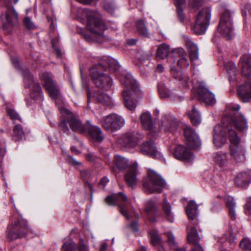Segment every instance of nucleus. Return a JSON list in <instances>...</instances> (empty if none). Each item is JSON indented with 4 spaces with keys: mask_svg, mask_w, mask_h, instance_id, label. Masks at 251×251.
I'll list each match as a JSON object with an SVG mask.
<instances>
[{
    "mask_svg": "<svg viewBox=\"0 0 251 251\" xmlns=\"http://www.w3.org/2000/svg\"><path fill=\"white\" fill-rule=\"evenodd\" d=\"M232 111L230 115L224 116L222 119V125H216L213 129V142L217 148L222 147L226 142L228 134L230 142L229 153L238 162H243L246 160V149L243 142L235 130L244 132L248 128V122L239 110L238 104L231 106Z\"/></svg>",
    "mask_w": 251,
    "mask_h": 251,
    "instance_id": "nucleus-1",
    "label": "nucleus"
},
{
    "mask_svg": "<svg viewBox=\"0 0 251 251\" xmlns=\"http://www.w3.org/2000/svg\"><path fill=\"white\" fill-rule=\"evenodd\" d=\"M104 70L109 69L115 72L119 69L117 61L109 56H104L99 64L90 69V76L97 87L104 90H108L113 84L112 79L109 75L100 71V69Z\"/></svg>",
    "mask_w": 251,
    "mask_h": 251,
    "instance_id": "nucleus-2",
    "label": "nucleus"
},
{
    "mask_svg": "<svg viewBox=\"0 0 251 251\" xmlns=\"http://www.w3.org/2000/svg\"><path fill=\"white\" fill-rule=\"evenodd\" d=\"M82 15H77L78 20L84 26L81 27V31L84 28L87 29V31H97L100 30L104 31L108 29V27L105 22L102 20L99 14L94 11L88 8H84L80 10Z\"/></svg>",
    "mask_w": 251,
    "mask_h": 251,
    "instance_id": "nucleus-3",
    "label": "nucleus"
},
{
    "mask_svg": "<svg viewBox=\"0 0 251 251\" xmlns=\"http://www.w3.org/2000/svg\"><path fill=\"white\" fill-rule=\"evenodd\" d=\"M19 216H13L7 228V237L10 240L25 237L30 230L28 221L24 219L15 207Z\"/></svg>",
    "mask_w": 251,
    "mask_h": 251,
    "instance_id": "nucleus-4",
    "label": "nucleus"
},
{
    "mask_svg": "<svg viewBox=\"0 0 251 251\" xmlns=\"http://www.w3.org/2000/svg\"><path fill=\"white\" fill-rule=\"evenodd\" d=\"M59 109L62 119V121L59 122V127L63 132L66 133L70 132L67 124H69L70 128L73 131L80 133L85 132V126L71 111L63 107H59Z\"/></svg>",
    "mask_w": 251,
    "mask_h": 251,
    "instance_id": "nucleus-5",
    "label": "nucleus"
},
{
    "mask_svg": "<svg viewBox=\"0 0 251 251\" xmlns=\"http://www.w3.org/2000/svg\"><path fill=\"white\" fill-rule=\"evenodd\" d=\"M166 185L165 180L159 174L151 169L148 170V179L144 183V187L147 192L161 193Z\"/></svg>",
    "mask_w": 251,
    "mask_h": 251,
    "instance_id": "nucleus-6",
    "label": "nucleus"
},
{
    "mask_svg": "<svg viewBox=\"0 0 251 251\" xmlns=\"http://www.w3.org/2000/svg\"><path fill=\"white\" fill-rule=\"evenodd\" d=\"M177 124L183 131V135L186 145L191 149L197 150L201 146V141L199 135L190 126L183 123L176 122L174 119V126Z\"/></svg>",
    "mask_w": 251,
    "mask_h": 251,
    "instance_id": "nucleus-7",
    "label": "nucleus"
},
{
    "mask_svg": "<svg viewBox=\"0 0 251 251\" xmlns=\"http://www.w3.org/2000/svg\"><path fill=\"white\" fill-rule=\"evenodd\" d=\"M41 80L43 86L49 92L50 97L56 100H61V96L59 92L58 87L53 79L52 74L48 72H44L41 76ZM56 103V102L55 101Z\"/></svg>",
    "mask_w": 251,
    "mask_h": 251,
    "instance_id": "nucleus-8",
    "label": "nucleus"
},
{
    "mask_svg": "<svg viewBox=\"0 0 251 251\" xmlns=\"http://www.w3.org/2000/svg\"><path fill=\"white\" fill-rule=\"evenodd\" d=\"M105 202L109 205H117L120 208V212L126 219H129L128 212L125 206V203H130L126 196L123 192H119L105 199Z\"/></svg>",
    "mask_w": 251,
    "mask_h": 251,
    "instance_id": "nucleus-9",
    "label": "nucleus"
},
{
    "mask_svg": "<svg viewBox=\"0 0 251 251\" xmlns=\"http://www.w3.org/2000/svg\"><path fill=\"white\" fill-rule=\"evenodd\" d=\"M103 127L107 131H114L120 129L125 124L124 119L117 114H111L101 120Z\"/></svg>",
    "mask_w": 251,
    "mask_h": 251,
    "instance_id": "nucleus-10",
    "label": "nucleus"
},
{
    "mask_svg": "<svg viewBox=\"0 0 251 251\" xmlns=\"http://www.w3.org/2000/svg\"><path fill=\"white\" fill-rule=\"evenodd\" d=\"M211 9L205 7L200 11L196 18L194 31H206L211 19Z\"/></svg>",
    "mask_w": 251,
    "mask_h": 251,
    "instance_id": "nucleus-11",
    "label": "nucleus"
},
{
    "mask_svg": "<svg viewBox=\"0 0 251 251\" xmlns=\"http://www.w3.org/2000/svg\"><path fill=\"white\" fill-rule=\"evenodd\" d=\"M24 81L25 87H29L31 89V97L34 99H37L42 96L41 86L38 83L34 82L32 76L28 69H25L23 72Z\"/></svg>",
    "mask_w": 251,
    "mask_h": 251,
    "instance_id": "nucleus-12",
    "label": "nucleus"
},
{
    "mask_svg": "<svg viewBox=\"0 0 251 251\" xmlns=\"http://www.w3.org/2000/svg\"><path fill=\"white\" fill-rule=\"evenodd\" d=\"M140 90L137 91L124 90L123 97L125 106L130 111H134L137 107L138 100L141 97Z\"/></svg>",
    "mask_w": 251,
    "mask_h": 251,
    "instance_id": "nucleus-13",
    "label": "nucleus"
},
{
    "mask_svg": "<svg viewBox=\"0 0 251 251\" xmlns=\"http://www.w3.org/2000/svg\"><path fill=\"white\" fill-rule=\"evenodd\" d=\"M142 134L135 131H129L123 135L118 140L119 144L126 148L135 147L143 139Z\"/></svg>",
    "mask_w": 251,
    "mask_h": 251,
    "instance_id": "nucleus-14",
    "label": "nucleus"
},
{
    "mask_svg": "<svg viewBox=\"0 0 251 251\" xmlns=\"http://www.w3.org/2000/svg\"><path fill=\"white\" fill-rule=\"evenodd\" d=\"M174 156L176 159L186 163H191L195 159L194 155L186 147L181 145L175 148Z\"/></svg>",
    "mask_w": 251,
    "mask_h": 251,
    "instance_id": "nucleus-15",
    "label": "nucleus"
},
{
    "mask_svg": "<svg viewBox=\"0 0 251 251\" xmlns=\"http://www.w3.org/2000/svg\"><path fill=\"white\" fill-rule=\"evenodd\" d=\"M138 165L135 162L133 165H130L125 175V180L129 186L133 187L138 182Z\"/></svg>",
    "mask_w": 251,
    "mask_h": 251,
    "instance_id": "nucleus-16",
    "label": "nucleus"
},
{
    "mask_svg": "<svg viewBox=\"0 0 251 251\" xmlns=\"http://www.w3.org/2000/svg\"><path fill=\"white\" fill-rule=\"evenodd\" d=\"M243 78L245 82L238 87L237 92L240 99L243 102H247L251 100V80Z\"/></svg>",
    "mask_w": 251,
    "mask_h": 251,
    "instance_id": "nucleus-17",
    "label": "nucleus"
},
{
    "mask_svg": "<svg viewBox=\"0 0 251 251\" xmlns=\"http://www.w3.org/2000/svg\"><path fill=\"white\" fill-rule=\"evenodd\" d=\"M233 29L231 12L228 10H226L221 16L218 30L219 31H232Z\"/></svg>",
    "mask_w": 251,
    "mask_h": 251,
    "instance_id": "nucleus-18",
    "label": "nucleus"
},
{
    "mask_svg": "<svg viewBox=\"0 0 251 251\" xmlns=\"http://www.w3.org/2000/svg\"><path fill=\"white\" fill-rule=\"evenodd\" d=\"M91 98L95 99L98 102L106 106H111L113 104L111 98L100 91L93 94L88 90L87 93L88 103L90 102Z\"/></svg>",
    "mask_w": 251,
    "mask_h": 251,
    "instance_id": "nucleus-19",
    "label": "nucleus"
},
{
    "mask_svg": "<svg viewBox=\"0 0 251 251\" xmlns=\"http://www.w3.org/2000/svg\"><path fill=\"white\" fill-rule=\"evenodd\" d=\"M240 63L242 68V77L251 80V55L244 54L241 57Z\"/></svg>",
    "mask_w": 251,
    "mask_h": 251,
    "instance_id": "nucleus-20",
    "label": "nucleus"
},
{
    "mask_svg": "<svg viewBox=\"0 0 251 251\" xmlns=\"http://www.w3.org/2000/svg\"><path fill=\"white\" fill-rule=\"evenodd\" d=\"M6 8L5 14L6 22L2 23V28L3 30H7L9 27L13 26V21L17 20L18 16L13 6L6 5Z\"/></svg>",
    "mask_w": 251,
    "mask_h": 251,
    "instance_id": "nucleus-21",
    "label": "nucleus"
},
{
    "mask_svg": "<svg viewBox=\"0 0 251 251\" xmlns=\"http://www.w3.org/2000/svg\"><path fill=\"white\" fill-rule=\"evenodd\" d=\"M143 127L147 131L154 132L155 131V125L152 122V116L149 112L143 113L140 117Z\"/></svg>",
    "mask_w": 251,
    "mask_h": 251,
    "instance_id": "nucleus-22",
    "label": "nucleus"
},
{
    "mask_svg": "<svg viewBox=\"0 0 251 251\" xmlns=\"http://www.w3.org/2000/svg\"><path fill=\"white\" fill-rule=\"evenodd\" d=\"M198 93L201 100L206 104L213 105L216 103V100L214 95L210 92L206 87L199 88Z\"/></svg>",
    "mask_w": 251,
    "mask_h": 251,
    "instance_id": "nucleus-23",
    "label": "nucleus"
},
{
    "mask_svg": "<svg viewBox=\"0 0 251 251\" xmlns=\"http://www.w3.org/2000/svg\"><path fill=\"white\" fill-rule=\"evenodd\" d=\"M185 46L189 54V56L192 63L195 64L199 59V49L198 46L193 43L188 38H184Z\"/></svg>",
    "mask_w": 251,
    "mask_h": 251,
    "instance_id": "nucleus-24",
    "label": "nucleus"
},
{
    "mask_svg": "<svg viewBox=\"0 0 251 251\" xmlns=\"http://www.w3.org/2000/svg\"><path fill=\"white\" fill-rule=\"evenodd\" d=\"M194 224L190 222L187 225V238L188 242L193 245L199 244L200 237L195 227L193 226Z\"/></svg>",
    "mask_w": 251,
    "mask_h": 251,
    "instance_id": "nucleus-25",
    "label": "nucleus"
},
{
    "mask_svg": "<svg viewBox=\"0 0 251 251\" xmlns=\"http://www.w3.org/2000/svg\"><path fill=\"white\" fill-rule=\"evenodd\" d=\"M122 84L126 88L125 90L137 91L140 90L135 80H134L130 74L127 73L124 75L120 79Z\"/></svg>",
    "mask_w": 251,
    "mask_h": 251,
    "instance_id": "nucleus-26",
    "label": "nucleus"
},
{
    "mask_svg": "<svg viewBox=\"0 0 251 251\" xmlns=\"http://www.w3.org/2000/svg\"><path fill=\"white\" fill-rule=\"evenodd\" d=\"M174 52L178 56L179 59L177 62V66L180 69L187 68L189 65L187 59V54L183 49L181 48L174 49Z\"/></svg>",
    "mask_w": 251,
    "mask_h": 251,
    "instance_id": "nucleus-27",
    "label": "nucleus"
},
{
    "mask_svg": "<svg viewBox=\"0 0 251 251\" xmlns=\"http://www.w3.org/2000/svg\"><path fill=\"white\" fill-rule=\"evenodd\" d=\"M198 208L199 205L195 201L191 200L188 202L185 210L188 217L190 220L197 219L199 214Z\"/></svg>",
    "mask_w": 251,
    "mask_h": 251,
    "instance_id": "nucleus-28",
    "label": "nucleus"
},
{
    "mask_svg": "<svg viewBox=\"0 0 251 251\" xmlns=\"http://www.w3.org/2000/svg\"><path fill=\"white\" fill-rule=\"evenodd\" d=\"M87 41L89 42H98L101 43L105 39L103 32H78Z\"/></svg>",
    "mask_w": 251,
    "mask_h": 251,
    "instance_id": "nucleus-29",
    "label": "nucleus"
},
{
    "mask_svg": "<svg viewBox=\"0 0 251 251\" xmlns=\"http://www.w3.org/2000/svg\"><path fill=\"white\" fill-rule=\"evenodd\" d=\"M141 151L143 154L148 155L153 158L157 155L156 147L152 141L144 143L141 146Z\"/></svg>",
    "mask_w": 251,
    "mask_h": 251,
    "instance_id": "nucleus-30",
    "label": "nucleus"
},
{
    "mask_svg": "<svg viewBox=\"0 0 251 251\" xmlns=\"http://www.w3.org/2000/svg\"><path fill=\"white\" fill-rule=\"evenodd\" d=\"M89 133L92 139L97 142H101L104 139L100 128L98 126H90L88 128Z\"/></svg>",
    "mask_w": 251,
    "mask_h": 251,
    "instance_id": "nucleus-31",
    "label": "nucleus"
},
{
    "mask_svg": "<svg viewBox=\"0 0 251 251\" xmlns=\"http://www.w3.org/2000/svg\"><path fill=\"white\" fill-rule=\"evenodd\" d=\"M113 161L116 167L120 170L128 169L130 165H133L129 164L127 158L119 155H116L114 156Z\"/></svg>",
    "mask_w": 251,
    "mask_h": 251,
    "instance_id": "nucleus-32",
    "label": "nucleus"
},
{
    "mask_svg": "<svg viewBox=\"0 0 251 251\" xmlns=\"http://www.w3.org/2000/svg\"><path fill=\"white\" fill-rule=\"evenodd\" d=\"M251 181V176L246 173H241L238 174L235 178V183L240 187H245Z\"/></svg>",
    "mask_w": 251,
    "mask_h": 251,
    "instance_id": "nucleus-33",
    "label": "nucleus"
},
{
    "mask_svg": "<svg viewBox=\"0 0 251 251\" xmlns=\"http://www.w3.org/2000/svg\"><path fill=\"white\" fill-rule=\"evenodd\" d=\"M188 115L194 126H198L201 123V114L195 106H193L192 109L188 111Z\"/></svg>",
    "mask_w": 251,
    "mask_h": 251,
    "instance_id": "nucleus-34",
    "label": "nucleus"
},
{
    "mask_svg": "<svg viewBox=\"0 0 251 251\" xmlns=\"http://www.w3.org/2000/svg\"><path fill=\"white\" fill-rule=\"evenodd\" d=\"M145 211L148 215V218L150 221H155L154 216L157 214V208L155 203L151 201L147 202L146 204Z\"/></svg>",
    "mask_w": 251,
    "mask_h": 251,
    "instance_id": "nucleus-35",
    "label": "nucleus"
},
{
    "mask_svg": "<svg viewBox=\"0 0 251 251\" xmlns=\"http://www.w3.org/2000/svg\"><path fill=\"white\" fill-rule=\"evenodd\" d=\"M174 4L176 8V14L178 19L182 22L185 19V14L183 12V6L185 4V0H174Z\"/></svg>",
    "mask_w": 251,
    "mask_h": 251,
    "instance_id": "nucleus-36",
    "label": "nucleus"
},
{
    "mask_svg": "<svg viewBox=\"0 0 251 251\" xmlns=\"http://www.w3.org/2000/svg\"><path fill=\"white\" fill-rule=\"evenodd\" d=\"M225 69L228 74L229 79L234 78L236 75V67L233 62H227L224 63Z\"/></svg>",
    "mask_w": 251,
    "mask_h": 251,
    "instance_id": "nucleus-37",
    "label": "nucleus"
},
{
    "mask_svg": "<svg viewBox=\"0 0 251 251\" xmlns=\"http://www.w3.org/2000/svg\"><path fill=\"white\" fill-rule=\"evenodd\" d=\"M170 52V48L165 44L160 45L156 51L157 57L160 59H164L166 58Z\"/></svg>",
    "mask_w": 251,
    "mask_h": 251,
    "instance_id": "nucleus-38",
    "label": "nucleus"
},
{
    "mask_svg": "<svg viewBox=\"0 0 251 251\" xmlns=\"http://www.w3.org/2000/svg\"><path fill=\"white\" fill-rule=\"evenodd\" d=\"M227 154L226 153H217L215 157V161L217 165L224 166L227 163Z\"/></svg>",
    "mask_w": 251,
    "mask_h": 251,
    "instance_id": "nucleus-39",
    "label": "nucleus"
},
{
    "mask_svg": "<svg viewBox=\"0 0 251 251\" xmlns=\"http://www.w3.org/2000/svg\"><path fill=\"white\" fill-rule=\"evenodd\" d=\"M163 210L165 217L168 220L172 222V206L171 204L167 201L166 199L164 201V203L163 204Z\"/></svg>",
    "mask_w": 251,
    "mask_h": 251,
    "instance_id": "nucleus-40",
    "label": "nucleus"
},
{
    "mask_svg": "<svg viewBox=\"0 0 251 251\" xmlns=\"http://www.w3.org/2000/svg\"><path fill=\"white\" fill-rule=\"evenodd\" d=\"M176 79L178 80L183 88L188 87L190 80L189 76L186 74H182L181 72H178L176 76H175Z\"/></svg>",
    "mask_w": 251,
    "mask_h": 251,
    "instance_id": "nucleus-41",
    "label": "nucleus"
},
{
    "mask_svg": "<svg viewBox=\"0 0 251 251\" xmlns=\"http://www.w3.org/2000/svg\"><path fill=\"white\" fill-rule=\"evenodd\" d=\"M234 37L233 32H216L215 37L213 39L214 42L218 41V38L222 39L226 41H230Z\"/></svg>",
    "mask_w": 251,
    "mask_h": 251,
    "instance_id": "nucleus-42",
    "label": "nucleus"
},
{
    "mask_svg": "<svg viewBox=\"0 0 251 251\" xmlns=\"http://www.w3.org/2000/svg\"><path fill=\"white\" fill-rule=\"evenodd\" d=\"M14 136L16 140L23 139L25 137V133L22 126L20 124L16 125L14 128Z\"/></svg>",
    "mask_w": 251,
    "mask_h": 251,
    "instance_id": "nucleus-43",
    "label": "nucleus"
},
{
    "mask_svg": "<svg viewBox=\"0 0 251 251\" xmlns=\"http://www.w3.org/2000/svg\"><path fill=\"white\" fill-rule=\"evenodd\" d=\"M172 117L169 114H165L162 120V126L165 128L166 130L172 131Z\"/></svg>",
    "mask_w": 251,
    "mask_h": 251,
    "instance_id": "nucleus-44",
    "label": "nucleus"
},
{
    "mask_svg": "<svg viewBox=\"0 0 251 251\" xmlns=\"http://www.w3.org/2000/svg\"><path fill=\"white\" fill-rule=\"evenodd\" d=\"M61 251H76L75 243L72 239L65 241L62 245Z\"/></svg>",
    "mask_w": 251,
    "mask_h": 251,
    "instance_id": "nucleus-45",
    "label": "nucleus"
},
{
    "mask_svg": "<svg viewBox=\"0 0 251 251\" xmlns=\"http://www.w3.org/2000/svg\"><path fill=\"white\" fill-rule=\"evenodd\" d=\"M23 23L24 27L28 30H34L37 29L36 25L28 17H25L24 18Z\"/></svg>",
    "mask_w": 251,
    "mask_h": 251,
    "instance_id": "nucleus-46",
    "label": "nucleus"
},
{
    "mask_svg": "<svg viewBox=\"0 0 251 251\" xmlns=\"http://www.w3.org/2000/svg\"><path fill=\"white\" fill-rule=\"evenodd\" d=\"M158 91L160 97L163 99H167L170 97V91L165 85H160Z\"/></svg>",
    "mask_w": 251,
    "mask_h": 251,
    "instance_id": "nucleus-47",
    "label": "nucleus"
},
{
    "mask_svg": "<svg viewBox=\"0 0 251 251\" xmlns=\"http://www.w3.org/2000/svg\"><path fill=\"white\" fill-rule=\"evenodd\" d=\"M240 246L243 251H251V240L248 238L243 239L240 243Z\"/></svg>",
    "mask_w": 251,
    "mask_h": 251,
    "instance_id": "nucleus-48",
    "label": "nucleus"
},
{
    "mask_svg": "<svg viewBox=\"0 0 251 251\" xmlns=\"http://www.w3.org/2000/svg\"><path fill=\"white\" fill-rule=\"evenodd\" d=\"M137 31H148L146 22L143 19H138L135 22Z\"/></svg>",
    "mask_w": 251,
    "mask_h": 251,
    "instance_id": "nucleus-49",
    "label": "nucleus"
},
{
    "mask_svg": "<svg viewBox=\"0 0 251 251\" xmlns=\"http://www.w3.org/2000/svg\"><path fill=\"white\" fill-rule=\"evenodd\" d=\"M150 235L151 243L153 246H157L161 244V239L157 232H151Z\"/></svg>",
    "mask_w": 251,
    "mask_h": 251,
    "instance_id": "nucleus-50",
    "label": "nucleus"
},
{
    "mask_svg": "<svg viewBox=\"0 0 251 251\" xmlns=\"http://www.w3.org/2000/svg\"><path fill=\"white\" fill-rule=\"evenodd\" d=\"M6 112L7 114L9 116L12 120H19L21 121L19 114L15 111L14 109L6 107Z\"/></svg>",
    "mask_w": 251,
    "mask_h": 251,
    "instance_id": "nucleus-51",
    "label": "nucleus"
},
{
    "mask_svg": "<svg viewBox=\"0 0 251 251\" xmlns=\"http://www.w3.org/2000/svg\"><path fill=\"white\" fill-rule=\"evenodd\" d=\"M103 8L108 13L112 14L115 9V5L114 3L112 2H105L103 5Z\"/></svg>",
    "mask_w": 251,
    "mask_h": 251,
    "instance_id": "nucleus-52",
    "label": "nucleus"
},
{
    "mask_svg": "<svg viewBox=\"0 0 251 251\" xmlns=\"http://www.w3.org/2000/svg\"><path fill=\"white\" fill-rule=\"evenodd\" d=\"M58 41V38H55L52 40L51 43L52 47L55 50L57 56L60 57L62 56V51L57 45Z\"/></svg>",
    "mask_w": 251,
    "mask_h": 251,
    "instance_id": "nucleus-53",
    "label": "nucleus"
},
{
    "mask_svg": "<svg viewBox=\"0 0 251 251\" xmlns=\"http://www.w3.org/2000/svg\"><path fill=\"white\" fill-rule=\"evenodd\" d=\"M78 251H89L87 245L85 244L84 240L80 238L78 244Z\"/></svg>",
    "mask_w": 251,
    "mask_h": 251,
    "instance_id": "nucleus-54",
    "label": "nucleus"
},
{
    "mask_svg": "<svg viewBox=\"0 0 251 251\" xmlns=\"http://www.w3.org/2000/svg\"><path fill=\"white\" fill-rule=\"evenodd\" d=\"M190 4L194 9H197L202 4V0H190Z\"/></svg>",
    "mask_w": 251,
    "mask_h": 251,
    "instance_id": "nucleus-55",
    "label": "nucleus"
},
{
    "mask_svg": "<svg viewBox=\"0 0 251 251\" xmlns=\"http://www.w3.org/2000/svg\"><path fill=\"white\" fill-rule=\"evenodd\" d=\"M245 210L246 214L251 215V197L247 200L246 204L245 205Z\"/></svg>",
    "mask_w": 251,
    "mask_h": 251,
    "instance_id": "nucleus-56",
    "label": "nucleus"
},
{
    "mask_svg": "<svg viewBox=\"0 0 251 251\" xmlns=\"http://www.w3.org/2000/svg\"><path fill=\"white\" fill-rule=\"evenodd\" d=\"M226 206L228 208L235 207V203L232 197H227L226 199Z\"/></svg>",
    "mask_w": 251,
    "mask_h": 251,
    "instance_id": "nucleus-57",
    "label": "nucleus"
},
{
    "mask_svg": "<svg viewBox=\"0 0 251 251\" xmlns=\"http://www.w3.org/2000/svg\"><path fill=\"white\" fill-rule=\"evenodd\" d=\"M48 22L50 23V31H54L56 27V21H54L52 18H50L49 16H47Z\"/></svg>",
    "mask_w": 251,
    "mask_h": 251,
    "instance_id": "nucleus-58",
    "label": "nucleus"
},
{
    "mask_svg": "<svg viewBox=\"0 0 251 251\" xmlns=\"http://www.w3.org/2000/svg\"><path fill=\"white\" fill-rule=\"evenodd\" d=\"M174 251H186L184 248L180 247L178 243L174 241Z\"/></svg>",
    "mask_w": 251,
    "mask_h": 251,
    "instance_id": "nucleus-59",
    "label": "nucleus"
},
{
    "mask_svg": "<svg viewBox=\"0 0 251 251\" xmlns=\"http://www.w3.org/2000/svg\"><path fill=\"white\" fill-rule=\"evenodd\" d=\"M129 227L134 232H137L138 231V226L137 222H132L129 226Z\"/></svg>",
    "mask_w": 251,
    "mask_h": 251,
    "instance_id": "nucleus-60",
    "label": "nucleus"
},
{
    "mask_svg": "<svg viewBox=\"0 0 251 251\" xmlns=\"http://www.w3.org/2000/svg\"><path fill=\"white\" fill-rule=\"evenodd\" d=\"M109 182V179L106 177H103L100 182V185L102 186L103 188L105 187Z\"/></svg>",
    "mask_w": 251,
    "mask_h": 251,
    "instance_id": "nucleus-61",
    "label": "nucleus"
},
{
    "mask_svg": "<svg viewBox=\"0 0 251 251\" xmlns=\"http://www.w3.org/2000/svg\"><path fill=\"white\" fill-rule=\"evenodd\" d=\"M221 208L220 206L218 203H213L212 206L211 208V211L212 212H217Z\"/></svg>",
    "mask_w": 251,
    "mask_h": 251,
    "instance_id": "nucleus-62",
    "label": "nucleus"
},
{
    "mask_svg": "<svg viewBox=\"0 0 251 251\" xmlns=\"http://www.w3.org/2000/svg\"><path fill=\"white\" fill-rule=\"evenodd\" d=\"M192 251H204L203 248L200 245V244L196 245H193L192 248Z\"/></svg>",
    "mask_w": 251,
    "mask_h": 251,
    "instance_id": "nucleus-63",
    "label": "nucleus"
},
{
    "mask_svg": "<svg viewBox=\"0 0 251 251\" xmlns=\"http://www.w3.org/2000/svg\"><path fill=\"white\" fill-rule=\"evenodd\" d=\"M229 209V214L231 218L233 220L236 218V213L234 208H230Z\"/></svg>",
    "mask_w": 251,
    "mask_h": 251,
    "instance_id": "nucleus-64",
    "label": "nucleus"
}]
</instances>
